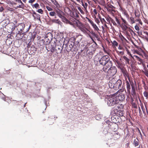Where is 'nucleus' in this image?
<instances>
[{"label":"nucleus","instance_id":"nucleus-50","mask_svg":"<svg viewBox=\"0 0 148 148\" xmlns=\"http://www.w3.org/2000/svg\"><path fill=\"white\" fill-rule=\"evenodd\" d=\"M79 12L78 11H77L75 12V14H74L75 15V17H76V18H79Z\"/></svg>","mask_w":148,"mask_h":148},{"label":"nucleus","instance_id":"nucleus-51","mask_svg":"<svg viewBox=\"0 0 148 148\" xmlns=\"http://www.w3.org/2000/svg\"><path fill=\"white\" fill-rule=\"evenodd\" d=\"M132 107L134 108H137V105L135 103L133 102L132 103Z\"/></svg>","mask_w":148,"mask_h":148},{"label":"nucleus","instance_id":"nucleus-59","mask_svg":"<svg viewBox=\"0 0 148 148\" xmlns=\"http://www.w3.org/2000/svg\"><path fill=\"white\" fill-rule=\"evenodd\" d=\"M40 43H42V45H45V41L43 39L40 40Z\"/></svg>","mask_w":148,"mask_h":148},{"label":"nucleus","instance_id":"nucleus-6","mask_svg":"<svg viewBox=\"0 0 148 148\" xmlns=\"http://www.w3.org/2000/svg\"><path fill=\"white\" fill-rule=\"evenodd\" d=\"M118 103V100H116V97H110L108 99L107 104L111 106H113Z\"/></svg>","mask_w":148,"mask_h":148},{"label":"nucleus","instance_id":"nucleus-23","mask_svg":"<svg viewBox=\"0 0 148 148\" xmlns=\"http://www.w3.org/2000/svg\"><path fill=\"white\" fill-rule=\"evenodd\" d=\"M52 37V34L50 33H49L46 34L45 39L46 40H48L50 41L51 40Z\"/></svg>","mask_w":148,"mask_h":148},{"label":"nucleus","instance_id":"nucleus-9","mask_svg":"<svg viewBox=\"0 0 148 148\" xmlns=\"http://www.w3.org/2000/svg\"><path fill=\"white\" fill-rule=\"evenodd\" d=\"M79 39H77V40L75 41V42L74 43H73L74 45V49H73V51H76L78 50V48L79 47L80 45L79 42L81 41V40L82 39L81 36L80 35V37H79Z\"/></svg>","mask_w":148,"mask_h":148},{"label":"nucleus","instance_id":"nucleus-61","mask_svg":"<svg viewBox=\"0 0 148 148\" xmlns=\"http://www.w3.org/2000/svg\"><path fill=\"white\" fill-rule=\"evenodd\" d=\"M36 0H29L28 1V3L31 4L34 2Z\"/></svg>","mask_w":148,"mask_h":148},{"label":"nucleus","instance_id":"nucleus-17","mask_svg":"<svg viewBox=\"0 0 148 148\" xmlns=\"http://www.w3.org/2000/svg\"><path fill=\"white\" fill-rule=\"evenodd\" d=\"M124 31L126 35L129 36H130V34L132 35L133 33L135 34L133 30L130 27L126 29V30H125Z\"/></svg>","mask_w":148,"mask_h":148},{"label":"nucleus","instance_id":"nucleus-18","mask_svg":"<svg viewBox=\"0 0 148 148\" xmlns=\"http://www.w3.org/2000/svg\"><path fill=\"white\" fill-rule=\"evenodd\" d=\"M87 19L88 21L92 25L93 27L94 28L95 30V31H97L98 32V31H99V30L98 27H97V26L90 19L88 18Z\"/></svg>","mask_w":148,"mask_h":148},{"label":"nucleus","instance_id":"nucleus-16","mask_svg":"<svg viewBox=\"0 0 148 148\" xmlns=\"http://www.w3.org/2000/svg\"><path fill=\"white\" fill-rule=\"evenodd\" d=\"M117 72V69L115 66L112 67L108 70V73H110L111 75H115Z\"/></svg>","mask_w":148,"mask_h":148},{"label":"nucleus","instance_id":"nucleus-56","mask_svg":"<svg viewBox=\"0 0 148 148\" xmlns=\"http://www.w3.org/2000/svg\"><path fill=\"white\" fill-rule=\"evenodd\" d=\"M103 70L104 71H105V72H106L108 71V70L109 69H108L105 67H104L103 68Z\"/></svg>","mask_w":148,"mask_h":148},{"label":"nucleus","instance_id":"nucleus-26","mask_svg":"<svg viewBox=\"0 0 148 148\" xmlns=\"http://www.w3.org/2000/svg\"><path fill=\"white\" fill-rule=\"evenodd\" d=\"M122 72V73L123 75L125 77H128V78H129V75L128 73H127V71L126 69H125L121 71ZM129 80V79L128 78ZM130 82H133V81H131L130 82V80H129Z\"/></svg>","mask_w":148,"mask_h":148},{"label":"nucleus","instance_id":"nucleus-28","mask_svg":"<svg viewBox=\"0 0 148 148\" xmlns=\"http://www.w3.org/2000/svg\"><path fill=\"white\" fill-rule=\"evenodd\" d=\"M126 88L127 90V92L129 94H130V90L131 89V87L130 86V84L129 83V82L128 81H126Z\"/></svg>","mask_w":148,"mask_h":148},{"label":"nucleus","instance_id":"nucleus-63","mask_svg":"<svg viewBox=\"0 0 148 148\" xmlns=\"http://www.w3.org/2000/svg\"><path fill=\"white\" fill-rule=\"evenodd\" d=\"M116 65H118L121 63V62L120 61H119L118 60H116Z\"/></svg>","mask_w":148,"mask_h":148},{"label":"nucleus","instance_id":"nucleus-43","mask_svg":"<svg viewBox=\"0 0 148 148\" xmlns=\"http://www.w3.org/2000/svg\"><path fill=\"white\" fill-rule=\"evenodd\" d=\"M49 15L50 16H55L56 15V12H54V11H52L51 12H49Z\"/></svg>","mask_w":148,"mask_h":148},{"label":"nucleus","instance_id":"nucleus-47","mask_svg":"<svg viewBox=\"0 0 148 148\" xmlns=\"http://www.w3.org/2000/svg\"><path fill=\"white\" fill-rule=\"evenodd\" d=\"M115 21L117 22V24L118 25H120L121 24L119 20L116 17L115 18Z\"/></svg>","mask_w":148,"mask_h":148},{"label":"nucleus","instance_id":"nucleus-58","mask_svg":"<svg viewBox=\"0 0 148 148\" xmlns=\"http://www.w3.org/2000/svg\"><path fill=\"white\" fill-rule=\"evenodd\" d=\"M130 20L131 21V23H135V22L134 21V17H131L130 18Z\"/></svg>","mask_w":148,"mask_h":148},{"label":"nucleus","instance_id":"nucleus-53","mask_svg":"<svg viewBox=\"0 0 148 148\" xmlns=\"http://www.w3.org/2000/svg\"><path fill=\"white\" fill-rule=\"evenodd\" d=\"M37 12H38L40 13L41 14H43V10L41 9H38L37 11Z\"/></svg>","mask_w":148,"mask_h":148},{"label":"nucleus","instance_id":"nucleus-13","mask_svg":"<svg viewBox=\"0 0 148 148\" xmlns=\"http://www.w3.org/2000/svg\"><path fill=\"white\" fill-rule=\"evenodd\" d=\"M14 1H16V3H14V4H19L18 6H17V8H21L24 9L26 7L21 0H14Z\"/></svg>","mask_w":148,"mask_h":148},{"label":"nucleus","instance_id":"nucleus-57","mask_svg":"<svg viewBox=\"0 0 148 148\" xmlns=\"http://www.w3.org/2000/svg\"><path fill=\"white\" fill-rule=\"evenodd\" d=\"M135 29L137 31H139V27L137 25L135 26Z\"/></svg>","mask_w":148,"mask_h":148},{"label":"nucleus","instance_id":"nucleus-62","mask_svg":"<svg viewBox=\"0 0 148 148\" xmlns=\"http://www.w3.org/2000/svg\"><path fill=\"white\" fill-rule=\"evenodd\" d=\"M121 19H122V21H123V22L124 23V24H127V22L126 21L124 20L123 18H121Z\"/></svg>","mask_w":148,"mask_h":148},{"label":"nucleus","instance_id":"nucleus-3","mask_svg":"<svg viewBox=\"0 0 148 148\" xmlns=\"http://www.w3.org/2000/svg\"><path fill=\"white\" fill-rule=\"evenodd\" d=\"M70 24L74 27H78L84 33H85L87 32L86 29L83 27V25L79 20H75L73 19L71 22L70 23Z\"/></svg>","mask_w":148,"mask_h":148},{"label":"nucleus","instance_id":"nucleus-52","mask_svg":"<svg viewBox=\"0 0 148 148\" xmlns=\"http://www.w3.org/2000/svg\"><path fill=\"white\" fill-rule=\"evenodd\" d=\"M78 9L79 11L82 14H84V12L83 11V10L80 7H78Z\"/></svg>","mask_w":148,"mask_h":148},{"label":"nucleus","instance_id":"nucleus-30","mask_svg":"<svg viewBox=\"0 0 148 148\" xmlns=\"http://www.w3.org/2000/svg\"><path fill=\"white\" fill-rule=\"evenodd\" d=\"M124 114V111L123 110H121L118 112H116V114L118 115V116H123Z\"/></svg>","mask_w":148,"mask_h":148},{"label":"nucleus","instance_id":"nucleus-34","mask_svg":"<svg viewBox=\"0 0 148 148\" xmlns=\"http://www.w3.org/2000/svg\"><path fill=\"white\" fill-rule=\"evenodd\" d=\"M107 64L106 66L107 68H110L111 67V66H112V62L111 61H110V60H109V61L107 63Z\"/></svg>","mask_w":148,"mask_h":148},{"label":"nucleus","instance_id":"nucleus-37","mask_svg":"<svg viewBox=\"0 0 148 148\" xmlns=\"http://www.w3.org/2000/svg\"><path fill=\"white\" fill-rule=\"evenodd\" d=\"M135 58L136 60L139 61L140 62V63H142L143 62V60L142 59L140 58L138 56L136 55L134 56V57Z\"/></svg>","mask_w":148,"mask_h":148},{"label":"nucleus","instance_id":"nucleus-31","mask_svg":"<svg viewBox=\"0 0 148 148\" xmlns=\"http://www.w3.org/2000/svg\"><path fill=\"white\" fill-rule=\"evenodd\" d=\"M123 58L125 60V64H129L130 59L125 56H123Z\"/></svg>","mask_w":148,"mask_h":148},{"label":"nucleus","instance_id":"nucleus-7","mask_svg":"<svg viewBox=\"0 0 148 148\" xmlns=\"http://www.w3.org/2000/svg\"><path fill=\"white\" fill-rule=\"evenodd\" d=\"M130 85L132 87V91L131 92V95L133 96L132 97L131 96L130 97V101L131 103L134 102V99L133 97H134L135 96H136V92L135 88L134 86V84L133 82H130Z\"/></svg>","mask_w":148,"mask_h":148},{"label":"nucleus","instance_id":"nucleus-46","mask_svg":"<svg viewBox=\"0 0 148 148\" xmlns=\"http://www.w3.org/2000/svg\"><path fill=\"white\" fill-rule=\"evenodd\" d=\"M125 48L126 50V51H127V54H128L132 58H133V56L130 53L129 51L128 50V49L126 47H125Z\"/></svg>","mask_w":148,"mask_h":148},{"label":"nucleus","instance_id":"nucleus-42","mask_svg":"<svg viewBox=\"0 0 148 148\" xmlns=\"http://www.w3.org/2000/svg\"><path fill=\"white\" fill-rule=\"evenodd\" d=\"M99 18L102 23H106V21L105 20L104 18H102L100 16H99Z\"/></svg>","mask_w":148,"mask_h":148},{"label":"nucleus","instance_id":"nucleus-33","mask_svg":"<svg viewBox=\"0 0 148 148\" xmlns=\"http://www.w3.org/2000/svg\"><path fill=\"white\" fill-rule=\"evenodd\" d=\"M82 5L84 7L85 11H87V8L88 5L86 2H82Z\"/></svg>","mask_w":148,"mask_h":148},{"label":"nucleus","instance_id":"nucleus-4","mask_svg":"<svg viewBox=\"0 0 148 148\" xmlns=\"http://www.w3.org/2000/svg\"><path fill=\"white\" fill-rule=\"evenodd\" d=\"M88 47L85 46L83 50L81 49V51L82 52L84 50L85 51H86V58L88 60H90L92 58L93 55L95 53V50L94 48L93 49H91L90 48H88Z\"/></svg>","mask_w":148,"mask_h":148},{"label":"nucleus","instance_id":"nucleus-1","mask_svg":"<svg viewBox=\"0 0 148 148\" xmlns=\"http://www.w3.org/2000/svg\"><path fill=\"white\" fill-rule=\"evenodd\" d=\"M94 62H99V64L103 66L107 64V63L110 60V58L107 55L101 56L100 53H97L95 57Z\"/></svg>","mask_w":148,"mask_h":148},{"label":"nucleus","instance_id":"nucleus-25","mask_svg":"<svg viewBox=\"0 0 148 148\" xmlns=\"http://www.w3.org/2000/svg\"><path fill=\"white\" fill-rule=\"evenodd\" d=\"M7 27H9L12 31H13L16 27V26L15 25L14 23H11L8 25Z\"/></svg>","mask_w":148,"mask_h":148},{"label":"nucleus","instance_id":"nucleus-12","mask_svg":"<svg viewBox=\"0 0 148 148\" xmlns=\"http://www.w3.org/2000/svg\"><path fill=\"white\" fill-rule=\"evenodd\" d=\"M112 120L114 122V123L116 124V123H120L121 121V119L120 116L118 115L113 116L111 117Z\"/></svg>","mask_w":148,"mask_h":148},{"label":"nucleus","instance_id":"nucleus-10","mask_svg":"<svg viewBox=\"0 0 148 148\" xmlns=\"http://www.w3.org/2000/svg\"><path fill=\"white\" fill-rule=\"evenodd\" d=\"M16 37L17 40H21L23 41H24L27 40L25 35L19 32L16 34Z\"/></svg>","mask_w":148,"mask_h":148},{"label":"nucleus","instance_id":"nucleus-40","mask_svg":"<svg viewBox=\"0 0 148 148\" xmlns=\"http://www.w3.org/2000/svg\"><path fill=\"white\" fill-rule=\"evenodd\" d=\"M138 140L137 139V141H136V139L134 140L133 141V144L135 147L139 145V143L138 142Z\"/></svg>","mask_w":148,"mask_h":148},{"label":"nucleus","instance_id":"nucleus-44","mask_svg":"<svg viewBox=\"0 0 148 148\" xmlns=\"http://www.w3.org/2000/svg\"><path fill=\"white\" fill-rule=\"evenodd\" d=\"M110 21L112 23H113V25H114L117 26V25L115 22V21L112 19L111 18H110Z\"/></svg>","mask_w":148,"mask_h":148},{"label":"nucleus","instance_id":"nucleus-54","mask_svg":"<svg viewBox=\"0 0 148 148\" xmlns=\"http://www.w3.org/2000/svg\"><path fill=\"white\" fill-rule=\"evenodd\" d=\"M46 8L49 11H52L53 10V9L49 6H46Z\"/></svg>","mask_w":148,"mask_h":148},{"label":"nucleus","instance_id":"nucleus-45","mask_svg":"<svg viewBox=\"0 0 148 148\" xmlns=\"http://www.w3.org/2000/svg\"><path fill=\"white\" fill-rule=\"evenodd\" d=\"M52 22L53 23H60V21L59 20V19H53L52 20Z\"/></svg>","mask_w":148,"mask_h":148},{"label":"nucleus","instance_id":"nucleus-39","mask_svg":"<svg viewBox=\"0 0 148 148\" xmlns=\"http://www.w3.org/2000/svg\"><path fill=\"white\" fill-rule=\"evenodd\" d=\"M111 42L112 43V45L114 47L118 46V43L116 40H114L113 41H111Z\"/></svg>","mask_w":148,"mask_h":148},{"label":"nucleus","instance_id":"nucleus-38","mask_svg":"<svg viewBox=\"0 0 148 148\" xmlns=\"http://www.w3.org/2000/svg\"><path fill=\"white\" fill-rule=\"evenodd\" d=\"M33 8H34L36 9L39 8H40V6L38 3H36L35 4L32 5Z\"/></svg>","mask_w":148,"mask_h":148},{"label":"nucleus","instance_id":"nucleus-35","mask_svg":"<svg viewBox=\"0 0 148 148\" xmlns=\"http://www.w3.org/2000/svg\"><path fill=\"white\" fill-rule=\"evenodd\" d=\"M116 66L118 68L121 69V71L125 69L122 63L118 65H116Z\"/></svg>","mask_w":148,"mask_h":148},{"label":"nucleus","instance_id":"nucleus-60","mask_svg":"<svg viewBox=\"0 0 148 148\" xmlns=\"http://www.w3.org/2000/svg\"><path fill=\"white\" fill-rule=\"evenodd\" d=\"M118 48V49L119 50H124L123 47H122L120 45H119Z\"/></svg>","mask_w":148,"mask_h":148},{"label":"nucleus","instance_id":"nucleus-22","mask_svg":"<svg viewBox=\"0 0 148 148\" xmlns=\"http://www.w3.org/2000/svg\"><path fill=\"white\" fill-rule=\"evenodd\" d=\"M106 123L108 125L109 127L111 129H113V126H116V125L115 123H113L110 121L107 120L106 121Z\"/></svg>","mask_w":148,"mask_h":148},{"label":"nucleus","instance_id":"nucleus-19","mask_svg":"<svg viewBox=\"0 0 148 148\" xmlns=\"http://www.w3.org/2000/svg\"><path fill=\"white\" fill-rule=\"evenodd\" d=\"M69 43V45L68 46L67 44H65V45L66 47H65L66 51L68 52H69L71 51L72 49L73 48L74 49V45L73 44Z\"/></svg>","mask_w":148,"mask_h":148},{"label":"nucleus","instance_id":"nucleus-8","mask_svg":"<svg viewBox=\"0 0 148 148\" xmlns=\"http://www.w3.org/2000/svg\"><path fill=\"white\" fill-rule=\"evenodd\" d=\"M72 34L73 37L70 38L69 42L73 44L75 42L78 38L80 37V35L75 32H73Z\"/></svg>","mask_w":148,"mask_h":148},{"label":"nucleus","instance_id":"nucleus-49","mask_svg":"<svg viewBox=\"0 0 148 148\" xmlns=\"http://www.w3.org/2000/svg\"><path fill=\"white\" fill-rule=\"evenodd\" d=\"M143 95L144 96L146 97V99H147L148 98V93L147 91H145L143 93Z\"/></svg>","mask_w":148,"mask_h":148},{"label":"nucleus","instance_id":"nucleus-32","mask_svg":"<svg viewBox=\"0 0 148 148\" xmlns=\"http://www.w3.org/2000/svg\"><path fill=\"white\" fill-rule=\"evenodd\" d=\"M135 15L136 17L139 18L140 16V13L138 10H135L134 11Z\"/></svg>","mask_w":148,"mask_h":148},{"label":"nucleus","instance_id":"nucleus-27","mask_svg":"<svg viewBox=\"0 0 148 148\" xmlns=\"http://www.w3.org/2000/svg\"><path fill=\"white\" fill-rule=\"evenodd\" d=\"M103 50L105 53L107 54L108 56H110L111 55V50L107 48H105L103 47Z\"/></svg>","mask_w":148,"mask_h":148},{"label":"nucleus","instance_id":"nucleus-21","mask_svg":"<svg viewBox=\"0 0 148 148\" xmlns=\"http://www.w3.org/2000/svg\"><path fill=\"white\" fill-rule=\"evenodd\" d=\"M63 49L62 47L61 46L57 45L56 46V49H55L56 53L57 54L61 53Z\"/></svg>","mask_w":148,"mask_h":148},{"label":"nucleus","instance_id":"nucleus-64","mask_svg":"<svg viewBox=\"0 0 148 148\" xmlns=\"http://www.w3.org/2000/svg\"><path fill=\"white\" fill-rule=\"evenodd\" d=\"M4 21H6V22H7V23H6V22H5V23L6 24H8L9 22H10V21L9 20V19H5V20Z\"/></svg>","mask_w":148,"mask_h":148},{"label":"nucleus","instance_id":"nucleus-11","mask_svg":"<svg viewBox=\"0 0 148 148\" xmlns=\"http://www.w3.org/2000/svg\"><path fill=\"white\" fill-rule=\"evenodd\" d=\"M46 48L48 51H50L52 53L54 52L55 47L50 42L46 44Z\"/></svg>","mask_w":148,"mask_h":148},{"label":"nucleus","instance_id":"nucleus-5","mask_svg":"<svg viewBox=\"0 0 148 148\" xmlns=\"http://www.w3.org/2000/svg\"><path fill=\"white\" fill-rule=\"evenodd\" d=\"M56 13L57 15L60 18L62 19V21L67 24H70V23L71 22V20H68L65 16H64V12L59 9H56L55 10Z\"/></svg>","mask_w":148,"mask_h":148},{"label":"nucleus","instance_id":"nucleus-2","mask_svg":"<svg viewBox=\"0 0 148 148\" xmlns=\"http://www.w3.org/2000/svg\"><path fill=\"white\" fill-rule=\"evenodd\" d=\"M115 82L114 79H112L110 81L109 85L110 88H113L117 90L121 87L122 82L120 79L118 80L116 82Z\"/></svg>","mask_w":148,"mask_h":148},{"label":"nucleus","instance_id":"nucleus-15","mask_svg":"<svg viewBox=\"0 0 148 148\" xmlns=\"http://www.w3.org/2000/svg\"><path fill=\"white\" fill-rule=\"evenodd\" d=\"M118 94V95L116 98V100H119L120 101H123L125 100V95L124 94L119 92Z\"/></svg>","mask_w":148,"mask_h":148},{"label":"nucleus","instance_id":"nucleus-48","mask_svg":"<svg viewBox=\"0 0 148 148\" xmlns=\"http://www.w3.org/2000/svg\"><path fill=\"white\" fill-rule=\"evenodd\" d=\"M111 114L113 115V116L116 115L115 114H116V112L115 110V109L111 112Z\"/></svg>","mask_w":148,"mask_h":148},{"label":"nucleus","instance_id":"nucleus-20","mask_svg":"<svg viewBox=\"0 0 148 148\" xmlns=\"http://www.w3.org/2000/svg\"><path fill=\"white\" fill-rule=\"evenodd\" d=\"M25 27V25L23 23H20L17 26V29L19 32L20 31H22Z\"/></svg>","mask_w":148,"mask_h":148},{"label":"nucleus","instance_id":"nucleus-24","mask_svg":"<svg viewBox=\"0 0 148 148\" xmlns=\"http://www.w3.org/2000/svg\"><path fill=\"white\" fill-rule=\"evenodd\" d=\"M123 108V105L122 104L119 103L117 105V107L115 108L116 112H118L122 110Z\"/></svg>","mask_w":148,"mask_h":148},{"label":"nucleus","instance_id":"nucleus-29","mask_svg":"<svg viewBox=\"0 0 148 148\" xmlns=\"http://www.w3.org/2000/svg\"><path fill=\"white\" fill-rule=\"evenodd\" d=\"M120 137L119 134L118 132H115L113 135V138L114 140H116L119 138Z\"/></svg>","mask_w":148,"mask_h":148},{"label":"nucleus","instance_id":"nucleus-55","mask_svg":"<svg viewBox=\"0 0 148 148\" xmlns=\"http://www.w3.org/2000/svg\"><path fill=\"white\" fill-rule=\"evenodd\" d=\"M101 116L100 115H97L95 116V118L97 120H99L101 118L100 117Z\"/></svg>","mask_w":148,"mask_h":148},{"label":"nucleus","instance_id":"nucleus-36","mask_svg":"<svg viewBox=\"0 0 148 148\" xmlns=\"http://www.w3.org/2000/svg\"><path fill=\"white\" fill-rule=\"evenodd\" d=\"M126 24H123L122 23L121 25V27L122 28L123 30L124 31L125 30H126V29H127V28H129V27H127L126 25Z\"/></svg>","mask_w":148,"mask_h":148},{"label":"nucleus","instance_id":"nucleus-14","mask_svg":"<svg viewBox=\"0 0 148 148\" xmlns=\"http://www.w3.org/2000/svg\"><path fill=\"white\" fill-rule=\"evenodd\" d=\"M108 7L107 8V10L110 13H112V14L115 12V7L111 4L108 5Z\"/></svg>","mask_w":148,"mask_h":148},{"label":"nucleus","instance_id":"nucleus-41","mask_svg":"<svg viewBox=\"0 0 148 148\" xmlns=\"http://www.w3.org/2000/svg\"><path fill=\"white\" fill-rule=\"evenodd\" d=\"M116 52L117 54L119 56L122 55L124 54L123 50L121 51H119L117 50L116 51Z\"/></svg>","mask_w":148,"mask_h":148}]
</instances>
